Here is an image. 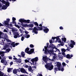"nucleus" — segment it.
<instances>
[{"instance_id":"30","label":"nucleus","mask_w":76,"mask_h":76,"mask_svg":"<svg viewBox=\"0 0 76 76\" xmlns=\"http://www.w3.org/2000/svg\"><path fill=\"white\" fill-rule=\"evenodd\" d=\"M28 27L29 28H32V27H34V24H29Z\"/></svg>"},{"instance_id":"3","label":"nucleus","mask_w":76,"mask_h":76,"mask_svg":"<svg viewBox=\"0 0 76 76\" xmlns=\"http://www.w3.org/2000/svg\"><path fill=\"white\" fill-rule=\"evenodd\" d=\"M18 69L19 70H20V72H21V73L28 74V72H26V71L24 69V68H19Z\"/></svg>"},{"instance_id":"9","label":"nucleus","mask_w":76,"mask_h":76,"mask_svg":"<svg viewBox=\"0 0 76 76\" xmlns=\"http://www.w3.org/2000/svg\"><path fill=\"white\" fill-rule=\"evenodd\" d=\"M34 52V49H31L30 51H28L27 53L30 55L32 54Z\"/></svg>"},{"instance_id":"10","label":"nucleus","mask_w":76,"mask_h":76,"mask_svg":"<svg viewBox=\"0 0 76 76\" xmlns=\"http://www.w3.org/2000/svg\"><path fill=\"white\" fill-rule=\"evenodd\" d=\"M43 61H45L46 63H47V61H48V58H47V56H46L45 57H43Z\"/></svg>"},{"instance_id":"12","label":"nucleus","mask_w":76,"mask_h":76,"mask_svg":"<svg viewBox=\"0 0 76 76\" xmlns=\"http://www.w3.org/2000/svg\"><path fill=\"white\" fill-rule=\"evenodd\" d=\"M17 71H18V72H20V70H19V69H14L13 71V73L14 74H17Z\"/></svg>"},{"instance_id":"51","label":"nucleus","mask_w":76,"mask_h":76,"mask_svg":"<svg viewBox=\"0 0 76 76\" xmlns=\"http://www.w3.org/2000/svg\"><path fill=\"white\" fill-rule=\"evenodd\" d=\"M30 37V35L29 34H28V35H27V37L26 38H28Z\"/></svg>"},{"instance_id":"1","label":"nucleus","mask_w":76,"mask_h":76,"mask_svg":"<svg viewBox=\"0 0 76 76\" xmlns=\"http://www.w3.org/2000/svg\"><path fill=\"white\" fill-rule=\"evenodd\" d=\"M45 67L47 69H48L49 70H51L53 69V66L51 64H49L48 65H46Z\"/></svg>"},{"instance_id":"7","label":"nucleus","mask_w":76,"mask_h":76,"mask_svg":"<svg viewBox=\"0 0 76 76\" xmlns=\"http://www.w3.org/2000/svg\"><path fill=\"white\" fill-rule=\"evenodd\" d=\"M38 57H37L34 58L32 59L31 60V61H32L33 63H34V61L37 62V61H38Z\"/></svg>"},{"instance_id":"21","label":"nucleus","mask_w":76,"mask_h":76,"mask_svg":"<svg viewBox=\"0 0 76 76\" xmlns=\"http://www.w3.org/2000/svg\"><path fill=\"white\" fill-rule=\"evenodd\" d=\"M43 29L42 26V27H37V31H42Z\"/></svg>"},{"instance_id":"29","label":"nucleus","mask_w":76,"mask_h":76,"mask_svg":"<svg viewBox=\"0 0 76 76\" xmlns=\"http://www.w3.org/2000/svg\"><path fill=\"white\" fill-rule=\"evenodd\" d=\"M65 57H66L67 58H70V54H67L66 55H65Z\"/></svg>"},{"instance_id":"60","label":"nucleus","mask_w":76,"mask_h":76,"mask_svg":"<svg viewBox=\"0 0 76 76\" xmlns=\"http://www.w3.org/2000/svg\"><path fill=\"white\" fill-rule=\"evenodd\" d=\"M1 56V57H4V53L2 54Z\"/></svg>"},{"instance_id":"62","label":"nucleus","mask_w":76,"mask_h":76,"mask_svg":"<svg viewBox=\"0 0 76 76\" xmlns=\"http://www.w3.org/2000/svg\"><path fill=\"white\" fill-rule=\"evenodd\" d=\"M73 57V55H71L70 56V58H69L70 59L72 57Z\"/></svg>"},{"instance_id":"2","label":"nucleus","mask_w":76,"mask_h":76,"mask_svg":"<svg viewBox=\"0 0 76 76\" xmlns=\"http://www.w3.org/2000/svg\"><path fill=\"white\" fill-rule=\"evenodd\" d=\"M49 48H50V49H52L53 50H54V49L55 48V49L56 50H58V51H60V50H59L58 49H57V48L56 47V46H54V45L52 44H50L49 45Z\"/></svg>"},{"instance_id":"42","label":"nucleus","mask_w":76,"mask_h":76,"mask_svg":"<svg viewBox=\"0 0 76 76\" xmlns=\"http://www.w3.org/2000/svg\"><path fill=\"white\" fill-rule=\"evenodd\" d=\"M62 64L63 65L62 66H63V67H64V66H66V63L64 62H63L62 63Z\"/></svg>"},{"instance_id":"41","label":"nucleus","mask_w":76,"mask_h":76,"mask_svg":"<svg viewBox=\"0 0 76 76\" xmlns=\"http://www.w3.org/2000/svg\"><path fill=\"white\" fill-rule=\"evenodd\" d=\"M6 50L7 52H8V53H9V51H10V49L8 48Z\"/></svg>"},{"instance_id":"13","label":"nucleus","mask_w":76,"mask_h":76,"mask_svg":"<svg viewBox=\"0 0 76 76\" xmlns=\"http://www.w3.org/2000/svg\"><path fill=\"white\" fill-rule=\"evenodd\" d=\"M19 34L18 33H15L14 34V38H17L18 37H19Z\"/></svg>"},{"instance_id":"24","label":"nucleus","mask_w":76,"mask_h":76,"mask_svg":"<svg viewBox=\"0 0 76 76\" xmlns=\"http://www.w3.org/2000/svg\"><path fill=\"white\" fill-rule=\"evenodd\" d=\"M60 69H61V70L62 72H63L64 71V66H61L60 68Z\"/></svg>"},{"instance_id":"52","label":"nucleus","mask_w":76,"mask_h":76,"mask_svg":"<svg viewBox=\"0 0 76 76\" xmlns=\"http://www.w3.org/2000/svg\"><path fill=\"white\" fill-rule=\"evenodd\" d=\"M59 29H61V30H62L63 29V27L62 26H60L59 27Z\"/></svg>"},{"instance_id":"28","label":"nucleus","mask_w":76,"mask_h":76,"mask_svg":"<svg viewBox=\"0 0 76 76\" xmlns=\"http://www.w3.org/2000/svg\"><path fill=\"white\" fill-rule=\"evenodd\" d=\"M33 24H34V25H36V26H38V23L37 22H33Z\"/></svg>"},{"instance_id":"23","label":"nucleus","mask_w":76,"mask_h":76,"mask_svg":"<svg viewBox=\"0 0 76 76\" xmlns=\"http://www.w3.org/2000/svg\"><path fill=\"white\" fill-rule=\"evenodd\" d=\"M12 69H13V68H9L7 70V72L8 73H10V71H12Z\"/></svg>"},{"instance_id":"54","label":"nucleus","mask_w":76,"mask_h":76,"mask_svg":"<svg viewBox=\"0 0 76 76\" xmlns=\"http://www.w3.org/2000/svg\"><path fill=\"white\" fill-rule=\"evenodd\" d=\"M49 42L50 44L52 43V42H53V40H49Z\"/></svg>"},{"instance_id":"8","label":"nucleus","mask_w":76,"mask_h":76,"mask_svg":"<svg viewBox=\"0 0 76 76\" xmlns=\"http://www.w3.org/2000/svg\"><path fill=\"white\" fill-rule=\"evenodd\" d=\"M37 27H34V28L33 29V31L32 32L33 33H35L36 34H38V32L37 31Z\"/></svg>"},{"instance_id":"26","label":"nucleus","mask_w":76,"mask_h":76,"mask_svg":"<svg viewBox=\"0 0 76 76\" xmlns=\"http://www.w3.org/2000/svg\"><path fill=\"white\" fill-rule=\"evenodd\" d=\"M29 48H27L25 50V53H27V52L29 51Z\"/></svg>"},{"instance_id":"55","label":"nucleus","mask_w":76,"mask_h":76,"mask_svg":"<svg viewBox=\"0 0 76 76\" xmlns=\"http://www.w3.org/2000/svg\"><path fill=\"white\" fill-rule=\"evenodd\" d=\"M19 43H15V45H16V46H17V45H19Z\"/></svg>"},{"instance_id":"59","label":"nucleus","mask_w":76,"mask_h":76,"mask_svg":"<svg viewBox=\"0 0 76 76\" xmlns=\"http://www.w3.org/2000/svg\"><path fill=\"white\" fill-rule=\"evenodd\" d=\"M9 26H10L11 27H13V25L11 24H9Z\"/></svg>"},{"instance_id":"34","label":"nucleus","mask_w":76,"mask_h":76,"mask_svg":"<svg viewBox=\"0 0 76 76\" xmlns=\"http://www.w3.org/2000/svg\"><path fill=\"white\" fill-rule=\"evenodd\" d=\"M14 26H15V27H17V28H18V29H19L20 28V26L18 25H16V24H15L13 25Z\"/></svg>"},{"instance_id":"14","label":"nucleus","mask_w":76,"mask_h":76,"mask_svg":"<svg viewBox=\"0 0 76 76\" xmlns=\"http://www.w3.org/2000/svg\"><path fill=\"white\" fill-rule=\"evenodd\" d=\"M47 52L49 54H51L54 52V50H53V49L50 50H48Z\"/></svg>"},{"instance_id":"57","label":"nucleus","mask_w":76,"mask_h":76,"mask_svg":"<svg viewBox=\"0 0 76 76\" xmlns=\"http://www.w3.org/2000/svg\"><path fill=\"white\" fill-rule=\"evenodd\" d=\"M25 34H29V32H28V31H25Z\"/></svg>"},{"instance_id":"38","label":"nucleus","mask_w":76,"mask_h":76,"mask_svg":"<svg viewBox=\"0 0 76 76\" xmlns=\"http://www.w3.org/2000/svg\"><path fill=\"white\" fill-rule=\"evenodd\" d=\"M4 61H5L4 59H2L1 60V62L2 63H4Z\"/></svg>"},{"instance_id":"36","label":"nucleus","mask_w":76,"mask_h":76,"mask_svg":"<svg viewBox=\"0 0 76 76\" xmlns=\"http://www.w3.org/2000/svg\"><path fill=\"white\" fill-rule=\"evenodd\" d=\"M71 42L72 43V44H73V45H75V42L73 40H71Z\"/></svg>"},{"instance_id":"53","label":"nucleus","mask_w":76,"mask_h":76,"mask_svg":"<svg viewBox=\"0 0 76 76\" xmlns=\"http://www.w3.org/2000/svg\"><path fill=\"white\" fill-rule=\"evenodd\" d=\"M4 32H8L7 31L6 29H4Z\"/></svg>"},{"instance_id":"19","label":"nucleus","mask_w":76,"mask_h":76,"mask_svg":"<svg viewBox=\"0 0 76 76\" xmlns=\"http://www.w3.org/2000/svg\"><path fill=\"white\" fill-rule=\"evenodd\" d=\"M28 71L29 72H33L34 71V69L32 70V68L31 67V66H29V67L28 68Z\"/></svg>"},{"instance_id":"56","label":"nucleus","mask_w":76,"mask_h":76,"mask_svg":"<svg viewBox=\"0 0 76 76\" xmlns=\"http://www.w3.org/2000/svg\"><path fill=\"white\" fill-rule=\"evenodd\" d=\"M21 26H23L24 27L25 26V24L23 23H21Z\"/></svg>"},{"instance_id":"40","label":"nucleus","mask_w":76,"mask_h":76,"mask_svg":"<svg viewBox=\"0 0 76 76\" xmlns=\"http://www.w3.org/2000/svg\"><path fill=\"white\" fill-rule=\"evenodd\" d=\"M30 48H34V46L32 44H31L30 45Z\"/></svg>"},{"instance_id":"47","label":"nucleus","mask_w":76,"mask_h":76,"mask_svg":"<svg viewBox=\"0 0 76 76\" xmlns=\"http://www.w3.org/2000/svg\"><path fill=\"white\" fill-rule=\"evenodd\" d=\"M58 68L57 67H55L54 68V70L56 71H58Z\"/></svg>"},{"instance_id":"5","label":"nucleus","mask_w":76,"mask_h":76,"mask_svg":"<svg viewBox=\"0 0 76 76\" xmlns=\"http://www.w3.org/2000/svg\"><path fill=\"white\" fill-rule=\"evenodd\" d=\"M56 66L58 67V70H59V71H60V70H61L60 67H61V63H59V62H57V63Z\"/></svg>"},{"instance_id":"32","label":"nucleus","mask_w":76,"mask_h":76,"mask_svg":"<svg viewBox=\"0 0 76 76\" xmlns=\"http://www.w3.org/2000/svg\"><path fill=\"white\" fill-rule=\"evenodd\" d=\"M29 22H30V20H25V23H29Z\"/></svg>"},{"instance_id":"25","label":"nucleus","mask_w":76,"mask_h":76,"mask_svg":"<svg viewBox=\"0 0 76 76\" xmlns=\"http://www.w3.org/2000/svg\"><path fill=\"white\" fill-rule=\"evenodd\" d=\"M11 45H12L13 47H15L16 45L15 44V42H12L11 44Z\"/></svg>"},{"instance_id":"63","label":"nucleus","mask_w":76,"mask_h":76,"mask_svg":"<svg viewBox=\"0 0 76 76\" xmlns=\"http://www.w3.org/2000/svg\"><path fill=\"white\" fill-rule=\"evenodd\" d=\"M3 26V24L0 23V26Z\"/></svg>"},{"instance_id":"39","label":"nucleus","mask_w":76,"mask_h":76,"mask_svg":"<svg viewBox=\"0 0 76 76\" xmlns=\"http://www.w3.org/2000/svg\"><path fill=\"white\" fill-rule=\"evenodd\" d=\"M24 27H25V28H28V27H29V25H27V24H24Z\"/></svg>"},{"instance_id":"22","label":"nucleus","mask_w":76,"mask_h":76,"mask_svg":"<svg viewBox=\"0 0 76 76\" xmlns=\"http://www.w3.org/2000/svg\"><path fill=\"white\" fill-rule=\"evenodd\" d=\"M21 54L22 57H23V58L24 57H25V52H21Z\"/></svg>"},{"instance_id":"17","label":"nucleus","mask_w":76,"mask_h":76,"mask_svg":"<svg viewBox=\"0 0 76 76\" xmlns=\"http://www.w3.org/2000/svg\"><path fill=\"white\" fill-rule=\"evenodd\" d=\"M10 4L9 3L8 1H6L5 4V6L7 7H9V6L10 5Z\"/></svg>"},{"instance_id":"61","label":"nucleus","mask_w":76,"mask_h":76,"mask_svg":"<svg viewBox=\"0 0 76 76\" xmlns=\"http://www.w3.org/2000/svg\"><path fill=\"white\" fill-rule=\"evenodd\" d=\"M25 38H26L27 36V35H26V34H25L24 35Z\"/></svg>"},{"instance_id":"37","label":"nucleus","mask_w":76,"mask_h":76,"mask_svg":"<svg viewBox=\"0 0 76 76\" xmlns=\"http://www.w3.org/2000/svg\"><path fill=\"white\" fill-rule=\"evenodd\" d=\"M61 51L62 52H64V53H65L66 52V50L64 48H62L61 49Z\"/></svg>"},{"instance_id":"48","label":"nucleus","mask_w":76,"mask_h":76,"mask_svg":"<svg viewBox=\"0 0 76 76\" xmlns=\"http://www.w3.org/2000/svg\"><path fill=\"white\" fill-rule=\"evenodd\" d=\"M4 63L5 66H6V65H7V61H6V62H4Z\"/></svg>"},{"instance_id":"27","label":"nucleus","mask_w":76,"mask_h":76,"mask_svg":"<svg viewBox=\"0 0 76 76\" xmlns=\"http://www.w3.org/2000/svg\"><path fill=\"white\" fill-rule=\"evenodd\" d=\"M61 39L63 41H64V42H65L66 41V38L65 37L64 38H62Z\"/></svg>"},{"instance_id":"4","label":"nucleus","mask_w":76,"mask_h":76,"mask_svg":"<svg viewBox=\"0 0 76 76\" xmlns=\"http://www.w3.org/2000/svg\"><path fill=\"white\" fill-rule=\"evenodd\" d=\"M42 27L43 28V30L44 32L45 33H48V32L49 31V29L47 28V27L44 26H42Z\"/></svg>"},{"instance_id":"18","label":"nucleus","mask_w":76,"mask_h":76,"mask_svg":"<svg viewBox=\"0 0 76 76\" xmlns=\"http://www.w3.org/2000/svg\"><path fill=\"white\" fill-rule=\"evenodd\" d=\"M25 20H24L23 19H20L19 20V22H20L21 23H23V22H25Z\"/></svg>"},{"instance_id":"50","label":"nucleus","mask_w":76,"mask_h":76,"mask_svg":"<svg viewBox=\"0 0 76 76\" xmlns=\"http://www.w3.org/2000/svg\"><path fill=\"white\" fill-rule=\"evenodd\" d=\"M7 21L8 22V23H9V22H10V19H7V18L6 19Z\"/></svg>"},{"instance_id":"15","label":"nucleus","mask_w":76,"mask_h":76,"mask_svg":"<svg viewBox=\"0 0 76 76\" xmlns=\"http://www.w3.org/2000/svg\"><path fill=\"white\" fill-rule=\"evenodd\" d=\"M3 24L4 25H7V26H9V23L7 22V20H5L4 21V22L3 23Z\"/></svg>"},{"instance_id":"11","label":"nucleus","mask_w":76,"mask_h":76,"mask_svg":"<svg viewBox=\"0 0 76 76\" xmlns=\"http://www.w3.org/2000/svg\"><path fill=\"white\" fill-rule=\"evenodd\" d=\"M44 49L45 53L46 54H48V52H47V51L48 50V48L46 47V46H45Z\"/></svg>"},{"instance_id":"20","label":"nucleus","mask_w":76,"mask_h":76,"mask_svg":"<svg viewBox=\"0 0 76 76\" xmlns=\"http://www.w3.org/2000/svg\"><path fill=\"white\" fill-rule=\"evenodd\" d=\"M63 55L64 57H66V54H65V53L64 52H63L61 53H60V56H61V57H63Z\"/></svg>"},{"instance_id":"6","label":"nucleus","mask_w":76,"mask_h":76,"mask_svg":"<svg viewBox=\"0 0 76 76\" xmlns=\"http://www.w3.org/2000/svg\"><path fill=\"white\" fill-rule=\"evenodd\" d=\"M52 39H56V41H58V42H60V43H61V39H60V38L58 37H52Z\"/></svg>"},{"instance_id":"33","label":"nucleus","mask_w":76,"mask_h":76,"mask_svg":"<svg viewBox=\"0 0 76 76\" xmlns=\"http://www.w3.org/2000/svg\"><path fill=\"white\" fill-rule=\"evenodd\" d=\"M4 74L2 72L0 71V76H4Z\"/></svg>"},{"instance_id":"44","label":"nucleus","mask_w":76,"mask_h":76,"mask_svg":"<svg viewBox=\"0 0 76 76\" xmlns=\"http://www.w3.org/2000/svg\"><path fill=\"white\" fill-rule=\"evenodd\" d=\"M12 20L13 21H15V20H16V18H15L14 17H12Z\"/></svg>"},{"instance_id":"35","label":"nucleus","mask_w":76,"mask_h":76,"mask_svg":"<svg viewBox=\"0 0 76 76\" xmlns=\"http://www.w3.org/2000/svg\"><path fill=\"white\" fill-rule=\"evenodd\" d=\"M74 45H73V44H70L69 45V47H71V48H73V47H74Z\"/></svg>"},{"instance_id":"45","label":"nucleus","mask_w":76,"mask_h":76,"mask_svg":"<svg viewBox=\"0 0 76 76\" xmlns=\"http://www.w3.org/2000/svg\"><path fill=\"white\" fill-rule=\"evenodd\" d=\"M4 52L3 51H0V55H1L2 54H4Z\"/></svg>"},{"instance_id":"46","label":"nucleus","mask_w":76,"mask_h":76,"mask_svg":"<svg viewBox=\"0 0 76 76\" xmlns=\"http://www.w3.org/2000/svg\"><path fill=\"white\" fill-rule=\"evenodd\" d=\"M25 62H26V63H29V61H28V60L27 59L25 60Z\"/></svg>"},{"instance_id":"64","label":"nucleus","mask_w":76,"mask_h":76,"mask_svg":"<svg viewBox=\"0 0 76 76\" xmlns=\"http://www.w3.org/2000/svg\"><path fill=\"white\" fill-rule=\"evenodd\" d=\"M13 60H18V58H13Z\"/></svg>"},{"instance_id":"16","label":"nucleus","mask_w":76,"mask_h":76,"mask_svg":"<svg viewBox=\"0 0 76 76\" xmlns=\"http://www.w3.org/2000/svg\"><path fill=\"white\" fill-rule=\"evenodd\" d=\"M1 8L2 10H5L7 8V7L6 5H4L2 6Z\"/></svg>"},{"instance_id":"31","label":"nucleus","mask_w":76,"mask_h":76,"mask_svg":"<svg viewBox=\"0 0 76 76\" xmlns=\"http://www.w3.org/2000/svg\"><path fill=\"white\" fill-rule=\"evenodd\" d=\"M1 1V3H3V4H5L6 2V1L4 0H2V1L1 0V1Z\"/></svg>"},{"instance_id":"49","label":"nucleus","mask_w":76,"mask_h":76,"mask_svg":"<svg viewBox=\"0 0 76 76\" xmlns=\"http://www.w3.org/2000/svg\"><path fill=\"white\" fill-rule=\"evenodd\" d=\"M12 23H13V24H15V25H16V21H12Z\"/></svg>"},{"instance_id":"58","label":"nucleus","mask_w":76,"mask_h":76,"mask_svg":"<svg viewBox=\"0 0 76 76\" xmlns=\"http://www.w3.org/2000/svg\"><path fill=\"white\" fill-rule=\"evenodd\" d=\"M8 58H9V59H12V57H11V56H8Z\"/></svg>"},{"instance_id":"43","label":"nucleus","mask_w":76,"mask_h":76,"mask_svg":"<svg viewBox=\"0 0 76 76\" xmlns=\"http://www.w3.org/2000/svg\"><path fill=\"white\" fill-rule=\"evenodd\" d=\"M24 39H25V38L24 37H23V36H22L21 37V40L22 41H23V40H24Z\"/></svg>"}]
</instances>
